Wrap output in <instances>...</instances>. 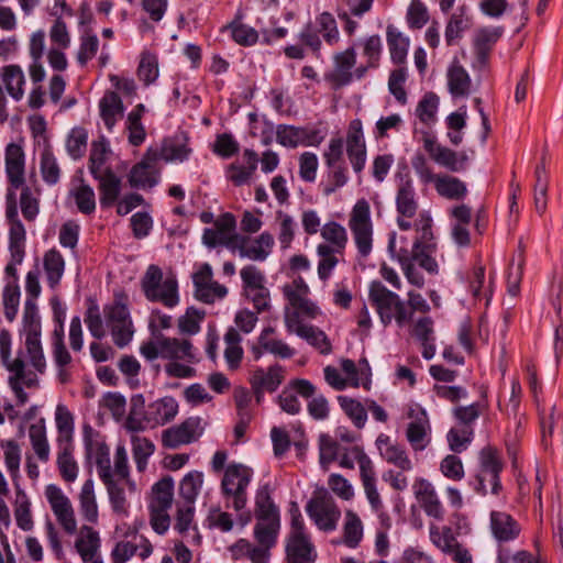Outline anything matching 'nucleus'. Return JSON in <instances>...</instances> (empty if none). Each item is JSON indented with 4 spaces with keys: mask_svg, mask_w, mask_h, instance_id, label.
I'll return each mask as SVG.
<instances>
[{
    "mask_svg": "<svg viewBox=\"0 0 563 563\" xmlns=\"http://www.w3.org/2000/svg\"><path fill=\"white\" fill-rule=\"evenodd\" d=\"M0 360L10 373L8 384L16 398L18 406H24L29 401L26 388H36L38 378L32 372L25 371V363L21 357L11 358V333L3 329L0 331Z\"/></svg>",
    "mask_w": 563,
    "mask_h": 563,
    "instance_id": "1",
    "label": "nucleus"
},
{
    "mask_svg": "<svg viewBox=\"0 0 563 563\" xmlns=\"http://www.w3.org/2000/svg\"><path fill=\"white\" fill-rule=\"evenodd\" d=\"M368 298L384 327L389 325L393 320L400 328L411 321V313L406 302L397 294L385 288L383 284H372Z\"/></svg>",
    "mask_w": 563,
    "mask_h": 563,
    "instance_id": "2",
    "label": "nucleus"
},
{
    "mask_svg": "<svg viewBox=\"0 0 563 563\" xmlns=\"http://www.w3.org/2000/svg\"><path fill=\"white\" fill-rule=\"evenodd\" d=\"M253 476L252 468L239 464H229L223 473L220 489L225 507L241 511L247 504V487Z\"/></svg>",
    "mask_w": 563,
    "mask_h": 563,
    "instance_id": "3",
    "label": "nucleus"
},
{
    "mask_svg": "<svg viewBox=\"0 0 563 563\" xmlns=\"http://www.w3.org/2000/svg\"><path fill=\"white\" fill-rule=\"evenodd\" d=\"M343 139L332 137L322 157L325 165L324 179L320 183L324 196H331L349 181V168L343 155Z\"/></svg>",
    "mask_w": 563,
    "mask_h": 563,
    "instance_id": "4",
    "label": "nucleus"
},
{
    "mask_svg": "<svg viewBox=\"0 0 563 563\" xmlns=\"http://www.w3.org/2000/svg\"><path fill=\"white\" fill-rule=\"evenodd\" d=\"M284 294L289 303L296 310L285 314V325L288 333L300 336L310 324H303L299 314L316 318L319 313L318 307L308 298L309 288L307 284H285Z\"/></svg>",
    "mask_w": 563,
    "mask_h": 563,
    "instance_id": "5",
    "label": "nucleus"
},
{
    "mask_svg": "<svg viewBox=\"0 0 563 563\" xmlns=\"http://www.w3.org/2000/svg\"><path fill=\"white\" fill-rule=\"evenodd\" d=\"M320 35L330 46L335 45L340 40L336 21L330 12L320 13L314 23H306L298 34V40L310 48L316 57H320L322 46Z\"/></svg>",
    "mask_w": 563,
    "mask_h": 563,
    "instance_id": "6",
    "label": "nucleus"
},
{
    "mask_svg": "<svg viewBox=\"0 0 563 563\" xmlns=\"http://www.w3.org/2000/svg\"><path fill=\"white\" fill-rule=\"evenodd\" d=\"M349 228L358 254L362 257H367L373 246V223L367 200L360 199L356 201L350 214Z\"/></svg>",
    "mask_w": 563,
    "mask_h": 563,
    "instance_id": "7",
    "label": "nucleus"
},
{
    "mask_svg": "<svg viewBox=\"0 0 563 563\" xmlns=\"http://www.w3.org/2000/svg\"><path fill=\"white\" fill-rule=\"evenodd\" d=\"M113 306L108 310V329L118 347L126 346L133 338L134 328L128 309V296L114 294Z\"/></svg>",
    "mask_w": 563,
    "mask_h": 563,
    "instance_id": "8",
    "label": "nucleus"
},
{
    "mask_svg": "<svg viewBox=\"0 0 563 563\" xmlns=\"http://www.w3.org/2000/svg\"><path fill=\"white\" fill-rule=\"evenodd\" d=\"M421 135L423 148L434 163L454 173L462 172L466 168L468 162L466 153H456L439 144L437 137L430 131H421Z\"/></svg>",
    "mask_w": 563,
    "mask_h": 563,
    "instance_id": "9",
    "label": "nucleus"
},
{
    "mask_svg": "<svg viewBox=\"0 0 563 563\" xmlns=\"http://www.w3.org/2000/svg\"><path fill=\"white\" fill-rule=\"evenodd\" d=\"M306 511L314 525L324 532L335 530L341 517L339 507L327 492L311 498Z\"/></svg>",
    "mask_w": 563,
    "mask_h": 563,
    "instance_id": "10",
    "label": "nucleus"
},
{
    "mask_svg": "<svg viewBox=\"0 0 563 563\" xmlns=\"http://www.w3.org/2000/svg\"><path fill=\"white\" fill-rule=\"evenodd\" d=\"M410 420L406 428V439L415 452L426 450L431 443V423L427 411L419 405L407 410Z\"/></svg>",
    "mask_w": 563,
    "mask_h": 563,
    "instance_id": "11",
    "label": "nucleus"
},
{
    "mask_svg": "<svg viewBox=\"0 0 563 563\" xmlns=\"http://www.w3.org/2000/svg\"><path fill=\"white\" fill-rule=\"evenodd\" d=\"M128 178L130 186L136 189H151L159 183L161 168L154 146L146 150L142 159L131 168Z\"/></svg>",
    "mask_w": 563,
    "mask_h": 563,
    "instance_id": "12",
    "label": "nucleus"
},
{
    "mask_svg": "<svg viewBox=\"0 0 563 563\" xmlns=\"http://www.w3.org/2000/svg\"><path fill=\"white\" fill-rule=\"evenodd\" d=\"M397 224L400 230L408 231L412 228L410 221L419 212V203L411 178L406 175L401 178L396 194Z\"/></svg>",
    "mask_w": 563,
    "mask_h": 563,
    "instance_id": "13",
    "label": "nucleus"
},
{
    "mask_svg": "<svg viewBox=\"0 0 563 563\" xmlns=\"http://www.w3.org/2000/svg\"><path fill=\"white\" fill-rule=\"evenodd\" d=\"M235 218L231 213H224L216 220L213 228H206L202 234V242L208 247L224 245L235 250L236 242L241 241V234L234 232Z\"/></svg>",
    "mask_w": 563,
    "mask_h": 563,
    "instance_id": "14",
    "label": "nucleus"
},
{
    "mask_svg": "<svg viewBox=\"0 0 563 563\" xmlns=\"http://www.w3.org/2000/svg\"><path fill=\"white\" fill-rule=\"evenodd\" d=\"M202 432L201 418L189 417L181 423L164 430L162 444L164 448L177 449L180 445L197 441Z\"/></svg>",
    "mask_w": 563,
    "mask_h": 563,
    "instance_id": "15",
    "label": "nucleus"
},
{
    "mask_svg": "<svg viewBox=\"0 0 563 563\" xmlns=\"http://www.w3.org/2000/svg\"><path fill=\"white\" fill-rule=\"evenodd\" d=\"M412 490L416 500L428 517L437 521L444 520V506L431 482L423 477H418L412 484Z\"/></svg>",
    "mask_w": 563,
    "mask_h": 563,
    "instance_id": "16",
    "label": "nucleus"
},
{
    "mask_svg": "<svg viewBox=\"0 0 563 563\" xmlns=\"http://www.w3.org/2000/svg\"><path fill=\"white\" fill-rule=\"evenodd\" d=\"M45 496L63 529L69 534L75 533L77 530V522L69 498L65 496L62 489L54 484L46 486Z\"/></svg>",
    "mask_w": 563,
    "mask_h": 563,
    "instance_id": "17",
    "label": "nucleus"
},
{
    "mask_svg": "<svg viewBox=\"0 0 563 563\" xmlns=\"http://www.w3.org/2000/svg\"><path fill=\"white\" fill-rule=\"evenodd\" d=\"M356 64V53L354 47H349L333 56V68L324 75V79L333 89H340L347 86L353 80V71Z\"/></svg>",
    "mask_w": 563,
    "mask_h": 563,
    "instance_id": "18",
    "label": "nucleus"
},
{
    "mask_svg": "<svg viewBox=\"0 0 563 563\" xmlns=\"http://www.w3.org/2000/svg\"><path fill=\"white\" fill-rule=\"evenodd\" d=\"M346 154L356 174L362 173L366 164V144L363 124L360 119L350 122L346 134Z\"/></svg>",
    "mask_w": 563,
    "mask_h": 563,
    "instance_id": "19",
    "label": "nucleus"
},
{
    "mask_svg": "<svg viewBox=\"0 0 563 563\" xmlns=\"http://www.w3.org/2000/svg\"><path fill=\"white\" fill-rule=\"evenodd\" d=\"M5 175L9 188L18 190L25 185V154L21 145L9 143L4 153Z\"/></svg>",
    "mask_w": 563,
    "mask_h": 563,
    "instance_id": "20",
    "label": "nucleus"
},
{
    "mask_svg": "<svg viewBox=\"0 0 563 563\" xmlns=\"http://www.w3.org/2000/svg\"><path fill=\"white\" fill-rule=\"evenodd\" d=\"M284 379L285 369L279 364H274L266 369L262 367L256 368L250 378L256 400L260 402L264 393L276 391Z\"/></svg>",
    "mask_w": 563,
    "mask_h": 563,
    "instance_id": "21",
    "label": "nucleus"
},
{
    "mask_svg": "<svg viewBox=\"0 0 563 563\" xmlns=\"http://www.w3.org/2000/svg\"><path fill=\"white\" fill-rule=\"evenodd\" d=\"M399 262L408 282H418V275L416 273V263L419 267L427 271L429 274H438L439 265L437 261L429 254L424 253L421 249H412L411 255L406 249H400L398 253Z\"/></svg>",
    "mask_w": 563,
    "mask_h": 563,
    "instance_id": "22",
    "label": "nucleus"
},
{
    "mask_svg": "<svg viewBox=\"0 0 563 563\" xmlns=\"http://www.w3.org/2000/svg\"><path fill=\"white\" fill-rule=\"evenodd\" d=\"M87 167L91 176L99 181V201L103 207L106 205V137L103 135L91 143Z\"/></svg>",
    "mask_w": 563,
    "mask_h": 563,
    "instance_id": "23",
    "label": "nucleus"
},
{
    "mask_svg": "<svg viewBox=\"0 0 563 563\" xmlns=\"http://www.w3.org/2000/svg\"><path fill=\"white\" fill-rule=\"evenodd\" d=\"M489 529L494 539L499 543H508L518 539L522 530L517 519L501 510L490 512Z\"/></svg>",
    "mask_w": 563,
    "mask_h": 563,
    "instance_id": "24",
    "label": "nucleus"
},
{
    "mask_svg": "<svg viewBox=\"0 0 563 563\" xmlns=\"http://www.w3.org/2000/svg\"><path fill=\"white\" fill-rule=\"evenodd\" d=\"M375 444L380 456L388 464L398 467L402 472H409L412 470L413 464L409 459L406 448L396 441H393L389 435L380 433L377 437Z\"/></svg>",
    "mask_w": 563,
    "mask_h": 563,
    "instance_id": "25",
    "label": "nucleus"
},
{
    "mask_svg": "<svg viewBox=\"0 0 563 563\" xmlns=\"http://www.w3.org/2000/svg\"><path fill=\"white\" fill-rule=\"evenodd\" d=\"M157 154V162L164 161L166 163L172 162H185L189 158L192 153L189 146V137L186 134H178L162 140L159 147H154Z\"/></svg>",
    "mask_w": 563,
    "mask_h": 563,
    "instance_id": "26",
    "label": "nucleus"
},
{
    "mask_svg": "<svg viewBox=\"0 0 563 563\" xmlns=\"http://www.w3.org/2000/svg\"><path fill=\"white\" fill-rule=\"evenodd\" d=\"M121 192V180L108 169V207L115 202L117 213L126 216L132 210L145 203L143 196L131 192L119 199Z\"/></svg>",
    "mask_w": 563,
    "mask_h": 563,
    "instance_id": "27",
    "label": "nucleus"
},
{
    "mask_svg": "<svg viewBox=\"0 0 563 563\" xmlns=\"http://www.w3.org/2000/svg\"><path fill=\"white\" fill-rule=\"evenodd\" d=\"M275 329L266 327L258 335V346H254L252 352L255 360H260L263 352L273 354L279 358H290L295 355V350L280 339L274 338Z\"/></svg>",
    "mask_w": 563,
    "mask_h": 563,
    "instance_id": "28",
    "label": "nucleus"
},
{
    "mask_svg": "<svg viewBox=\"0 0 563 563\" xmlns=\"http://www.w3.org/2000/svg\"><path fill=\"white\" fill-rule=\"evenodd\" d=\"M89 424L84 426V442L88 463H95L99 478L106 484V443Z\"/></svg>",
    "mask_w": 563,
    "mask_h": 563,
    "instance_id": "29",
    "label": "nucleus"
},
{
    "mask_svg": "<svg viewBox=\"0 0 563 563\" xmlns=\"http://www.w3.org/2000/svg\"><path fill=\"white\" fill-rule=\"evenodd\" d=\"M23 323L25 332V349L30 363L38 373L42 374L45 371L46 361L41 343V321L33 320L31 322Z\"/></svg>",
    "mask_w": 563,
    "mask_h": 563,
    "instance_id": "30",
    "label": "nucleus"
},
{
    "mask_svg": "<svg viewBox=\"0 0 563 563\" xmlns=\"http://www.w3.org/2000/svg\"><path fill=\"white\" fill-rule=\"evenodd\" d=\"M287 563H314L317 552L307 533L289 534L286 544Z\"/></svg>",
    "mask_w": 563,
    "mask_h": 563,
    "instance_id": "31",
    "label": "nucleus"
},
{
    "mask_svg": "<svg viewBox=\"0 0 563 563\" xmlns=\"http://www.w3.org/2000/svg\"><path fill=\"white\" fill-rule=\"evenodd\" d=\"M274 243V236L269 232H263L254 240L241 235V241L236 242L235 250H239L243 257L264 261L271 254Z\"/></svg>",
    "mask_w": 563,
    "mask_h": 563,
    "instance_id": "32",
    "label": "nucleus"
},
{
    "mask_svg": "<svg viewBox=\"0 0 563 563\" xmlns=\"http://www.w3.org/2000/svg\"><path fill=\"white\" fill-rule=\"evenodd\" d=\"M178 413V402L174 397L166 396L147 405V422L150 429L164 426Z\"/></svg>",
    "mask_w": 563,
    "mask_h": 563,
    "instance_id": "33",
    "label": "nucleus"
},
{
    "mask_svg": "<svg viewBox=\"0 0 563 563\" xmlns=\"http://www.w3.org/2000/svg\"><path fill=\"white\" fill-rule=\"evenodd\" d=\"M8 206L5 210V218L9 223V242H11L12 249L18 254L21 249V244L26 241V231L19 219L18 208L15 205V190L8 188L7 194Z\"/></svg>",
    "mask_w": 563,
    "mask_h": 563,
    "instance_id": "34",
    "label": "nucleus"
},
{
    "mask_svg": "<svg viewBox=\"0 0 563 563\" xmlns=\"http://www.w3.org/2000/svg\"><path fill=\"white\" fill-rule=\"evenodd\" d=\"M276 544L257 543L253 544L246 539H239L231 548L232 556L235 560L249 559L252 563H268L271 549Z\"/></svg>",
    "mask_w": 563,
    "mask_h": 563,
    "instance_id": "35",
    "label": "nucleus"
},
{
    "mask_svg": "<svg viewBox=\"0 0 563 563\" xmlns=\"http://www.w3.org/2000/svg\"><path fill=\"white\" fill-rule=\"evenodd\" d=\"M243 158L245 161L244 165L232 163L227 168V178L238 187L251 180L258 165V155L253 150H244Z\"/></svg>",
    "mask_w": 563,
    "mask_h": 563,
    "instance_id": "36",
    "label": "nucleus"
},
{
    "mask_svg": "<svg viewBox=\"0 0 563 563\" xmlns=\"http://www.w3.org/2000/svg\"><path fill=\"white\" fill-rule=\"evenodd\" d=\"M129 432H140L150 429L147 422V406L142 394L133 395L130 399V409L123 422Z\"/></svg>",
    "mask_w": 563,
    "mask_h": 563,
    "instance_id": "37",
    "label": "nucleus"
},
{
    "mask_svg": "<svg viewBox=\"0 0 563 563\" xmlns=\"http://www.w3.org/2000/svg\"><path fill=\"white\" fill-rule=\"evenodd\" d=\"M125 488L130 492L135 490V484L131 481V484L121 483V478H113L110 473V460L108 459V495L111 503V507L118 515H126L129 504L125 497Z\"/></svg>",
    "mask_w": 563,
    "mask_h": 563,
    "instance_id": "38",
    "label": "nucleus"
},
{
    "mask_svg": "<svg viewBox=\"0 0 563 563\" xmlns=\"http://www.w3.org/2000/svg\"><path fill=\"white\" fill-rule=\"evenodd\" d=\"M162 357L168 360H184L189 363L196 360L194 347L188 340L167 338L161 334Z\"/></svg>",
    "mask_w": 563,
    "mask_h": 563,
    "instance_id": "39",
    "label": "nucleus"
},
{
    "mask_svg": "<svg viewBox=\"0 0 563 563\" xmlns=\"http://www.w3.org/2000/svg\"><path fill=\"white\" fill-rule=\"evenodd\" d=\"M145 112L146 107L143 103H137L131 112H129L125 120L128 141L134 147L141 146L146 139V130L142 123V118Z\"/></svg>",
    "mask_w": 563,
    "mask_h": 563,
    "instance_id": "40",
    "label": "nucleus"
},
{
    "mask_svg": "<svg viewBox=\"0 0 563 563\" xmlns=\"http://www.w3.org/2000/svg\"><path fill=\"white\" fill-rule=\"evenodd\" d=\"M143 292L150 301L161 302L173 308L179 302L178 284H142Z\"/></svg>",
    "mask_w": 563,
    "mask_h": 563,
    "instance_id": "41",
    "label": "nucleus"
},
{
    "mask_svg": "<svg viewBox=\"0 0 563 563\" xmlns=\"http://www.w3.org/2000/svg\"><path fill=\"white\" fill-rule=\"evenodd\" d=\"M174 497V482L167 476L156 482L151 489L148 509L169 510Z\"/></svg>",
    "mask_w": 563,
    "mask_h": 563,
    "instance_id": "42",
    "label": "nucleus"
},
{
    "mask_svg": "<svg viewBox=\"0 0 563 563\" xmlns=\"http://www.w3.org/2000/svg\"><path fill=\"white\" fill-rule=\"evenodd\" d=\"M254 539L256 543L276 544L280 530V516H255Z\"/></svg>",
    "mask_w": 563,
    "mask_h": 563,
    "instance_id": "43",
    "label": "nucleus"
},
{
    "mask_svg": "<svg viewBox=\"0 0 563 563\" xmlns=\"http://www.w3.org/2000/svg\"><path fill=\"white\" fill-rule=\"evenodd\" d=\"M242 338L239 331L231 327L224 334V358L229 369L235 371L241 366L244 351L241 346Z\"/></svg>",
    "mask_w": 563,
    "mask_h": 563,
    "instance_id": "44",
    "label": "nucleus"
},
{
    "mask_svg": "<svg viewBox=\"0 0 563 563\" xmlns=\"http://www.w3.org/2000/svg\"><path fill=\"white\" fill-rule=\"evenodd\" d=\"M433 184L437 192L450 200L463 199L467 194L466 185L453 176L439 175Z\"/></svg>",
    "mask_w": 563,
    "mask_h": 563,
    "instance_id": "45",
    "label": "nucleus"
},
{
    "mask_svg": "<svg viewBox=\"0 0 563 563\" xmlns=\"http://www.w3.org/2000/svg\"><path fill=\"white\" fill-rule=\"evenodd\" d=\"M136 75L144 86H150L157 80L159 76V68L158 56L156 53L148 49L142 51Z\"/></svg>",
    "mask_w": 563,
    "mask_h": 563,
    "instance_id": "46",
    "label": "nucleus"
},
{
    "mask_svg": "<svg viewBox=\"0 0 563 563\" xmlns=\"http://www.w3.org/2000/svg\"><path fill=\"white\" fill-rule=\"evenodd\" d=\"M536 183L533 190V199H534V208L536 211L542 216L548 206V185H549V176L545 169L544 158L541 159V163L536 167L534 172Z\"/></svg>",
    "mask_w": 563,
    "mask_h": 563,
    "instance_id": "47",
    "label": "nucleus"
},
{
    "mask_svg": "<svg viewBox=\"0 0 563 563\" xmlns=\"http://www.w3.org/2000/svg\"><path fill=\"white\" fill-rule=\"evenodd\" d=\"M29 438L37 459L43 463L48 462L51 449L46 437L44 420H40L30 426Z\"/></svg>",
    "mask_w": 563,
    "mask_h": 563,
    "instance_id": "48",
    "label": "nucleus"
},
{
    "mask_svg": "<svg viewBox=\"0 0 563 563\" xmlns=\"http://www.w3.org/2000/svg\"><path fill=\"white\" fill-rule=\"evenodd\" d=\"M75 547L84 562L92 561L100 548L98 533L93 531L92 528L84 526L78 539L76 540Z\"/></svg>",
    "mask_w": 563,
    "mask_h": 563,
    "instance_id": "49",
    "label": "nucleus"
},
{
    "mask_svg": "<svg viewBox=\"0 0 563 563\" xmlns=\"http://www.w3.org/2000/svg\"><path fill=\"white\" fill-rule=\"evenodd\" d=\"M501 27H484L477 31L474 47L479 62H486L493 46L501 36Z\"/></svg>",
    "mask_w": 563,
    "mask_h": 563,
    "instance_id": "50",
    "label": "nucleus"
},
{
    "mask_svg": "<svg viewBox=\"0 0 563 563\" xmlns=\"http://www.w3.org/2000/svg\"><path fill=\"white\" fill-rule=\"evenodd\" d=\"M88 146V131L82 126L73 128L66 139L65 148L73 161H79L85 156Z\"/></svg>",
    "mask_w": 563,
    "mask_h": 563,
    "instance_id": "51",
    "label": "nucleus"
},
{
    "mask_svg": "<svg viewBox=\"0 0 563 563\" xmlns=\"http://www.w3.org/2000/svg\"><path fill=\"white\" fill-rule=\"evenodd\" d=\"M387 44L393 63L402 65L406 62L409 40L402 35L395 26H387Z\"/></svg>",
    "mask_w": 563,
    "mask_h": 563,
    "instance_id": "52",
    "label": "nucleus"
},
{
    "mask_svg": "<svg viewBox=\"0 0 563 563\" xmlns=\"http://www.w3.org/2000/svg\"><path fill=\"white\" fill-rule=\"evenodd\" d=\"M440 99L434 92H427L420 99L416 108V115L419 121L431 129L438 120V109H439Z\"/></svg>",
    "mask_w": 563,
    "mask_h": 563,
    "instance_id": "53",
    "label": "nucleus"
},
{
    "mask_svg": "<svg viewBox=\"0 0 563 563\" xmlns=\"http://www.w3.org/2000/svg\"><path fill=\"white\" fill-rule=\"evenodd\" d=\"M2 81L9 95L16 101L24 95V74L19 65H8L2 68Z\"/></svg>",
    "mask_w": 563,
    "mask_h": 563,
    "instance_id": "54",
    "label": "nucleus"
},
{
    "mask_svg": "<svg viewBox=\"0 0 563 563\" xmlns=\"http://www.w3.org/2000/svg\"><path fill=\"white\" fill-rule=\"evenodd\" d=\"M40 172L43 181L47 186H55L59 183L62 169L53 151L46 147L42 151L40 157Z\"/></svg>",
    "mask_w": 563,
    "mask_h": 563,
    "instance_id": "55",
    "label": "nucleus"
},
{
    "mask_svg": "<svg viewBox=\"0 0 563 563\" xmlns=\"http://www.w3.org/2000/svg\"><path fill=\"white\" fill-rule=\"evenodd\" d=\"M57 427V445L73 444L74 416L64 405H58L55 413Z\"/></svg>",
    "mask_w": 563,
    "mask_h": 563,
    "instance_id": "56",
    "label": "nucleus"
},
{
    "mask_svg": "<svg viewBox=\"0 0 563 563\" xmlns=\"http://www.w3.org/2000/svg\"><path fill=\"white\" fill-rule=\"evenodd\" d=\"M432 224L433 220L428 210H422L418 213L411 228L417 232L412 249L419 250L422 246L428 247L429 242L433 240Z\"/></svg>",
    "mask_w": 563,
    "mask_h": 563,
    "instance_id": "57",
    "label": "nucleus"
},
{
    "mask_svg": "<svg viewBox=\"0 0 563 563\" xmlns=\"http://www.w3.org/2000/svg\"><path fill=\"white\" fill-rule=\"evenodd\" d=\"M449 91L453 97H464L470 93L471 78L461 65H452L448 70Z\"/></svg>",
    "mask_w": 563,
    "mask_h": 563,
    "instance_id": "58",
    "label": "nucleus"
},
{
    "mask_svg": "<svg viewBox=\"0 0 563 563\" xmlns=\"http://www.w3.org/2000/svg\"><path fill=\"white\" fill-rule=\"evenodd\" d=\"M57 446V466L60 476L66 482H74L78 474V466L73 456L74 444H63Z\"/></svg>",
    "mask_w": 563,
    "mask_h": 563,
    "instance_id": "59",
    "label": "nucleus"
},
{
    "mask_svg": "<svg viewBox=\"0 0 563 563\" xmlns=\"http://www.w3.org/2000/svg\"><path fill=\"white\" fill-rule=\"evenodd\" d=\"M69 196L73 197L78 211L82 214H91L96 210L93 189L82 178L80 185L69 191Z\"/></svg>",
    "mask_w": 563,
    "mask_h": 563,
    "instance_id": "60",
    "label": "nucleus"
},
{
    "mask_svg": "<svg viewBox=\"0 0 563 563\" xmlns=\"http://www.w3.org/2000/svg\"><path fill=\"white\" fill-rule=\"evenodd\" d=\"M338 402L357 429H363L365 427L367 421V411L366 407L361 401L341 395L338 396Z\"/></svg>",
    "mask_w": 563,
    "mask_h": 563,
    "instance_id": "61",
    "label": "nucleus"
},
{
    "mask_svg": "<svg viewBox=\"0 0 563 563\" xmlns=\"http://www.w3.org/2000/svg\"><path fill=\"white\" fill-rule=\"evenodd\" d=\"M363 539V525L360 517L353 510L345 511L343 526V542L346 547L354 549Z\"/></svg>",
    "mask_w": 563,
    "mask_h": 563,
    "instance_id": "62",
    "label": "nucleus"
},
{
    "mask_svg": "<svg viewBox=\"0 0 563 563\" xmlns=\"http://www.w3.org/2000/svg\"><path fill=\"white\" fill-rule=\"evenodd\" d=\"M342 251L330 247L329 244L321 243L317 246V254L320 257L318 263V276L320 279L325 280L331 276L332 271L339 263L336 253Z\"/></svg>",
    "mask_w": 563,
    "mask_h": 563,
    "instance_id": "63",
    "label": "nucleus"
},
{
    "mask_svg": "<svg viewBox=\"0 0 563 563\" xmlns=\"http://www.w3.org/2000/svg\"><path fill=\"white\" fill-rule=\"evenodd\" d=\"M203 483V474L198 471H191L184 476L179 484V495L187 504L195 503L200 493Z\"/></svg>",
    "mask_w": 563,
    "mask_h": 563,
    "instance_id": "64",
    "label": "nucleus"
}]
</instances>
